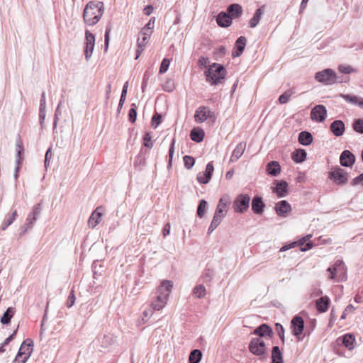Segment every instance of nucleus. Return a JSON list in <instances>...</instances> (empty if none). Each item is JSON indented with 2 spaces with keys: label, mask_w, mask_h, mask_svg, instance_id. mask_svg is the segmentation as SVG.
<instances>
[{
  "label": "nucleus",
  "mask_w": 363,
  "mask_h": 363,
  "mask_svg": "<svg viewBox=\"0 0 363 363\" xmlns=\"http://www.w3.org/2000/svg\"><path fill=\"white\" fill-rule=\"evenodd\" d=\"M104 12V5L101 1H89L85 6L83 13L84 22L89 26L96 24Z\"/></svg>",
  "instance_id": "f257e3e1"
},
{
  "label": "nucleus",
  "mask_w": 363,
  "mask_h": 363,
  "mask_svg": "<svg viewBox=\"0 0 363 363\" xmlns=\"http://www.w3.org/2000/svg\"><path fill=\"white\" fill-rule=\"evenodd\" d=\"M227 72L224 66L216 62L209 65L205 71L206 80L211 85H218L224 81Z\"/></svg>",
  "instance_id": "f03ea898"
},
{
  "label": "nucleus",
  "mask_w": 363,
  "mask_h": 363,
  "mask_svg": "<svg viewBox=\"0 0 363 363\" xmlns=\"http://www.w3.org/2000/svg\"><path fill=\"white\" fill-rule=\"evenodd\" d=\"M173 287L172 281H163L157 289L156 298L152 301L151 307L154 311H159L164 307Z\"/></svg>",
  "instance_id": "7ed1b4c3"
},
{
  "label": "nucleus",
  "mask_w": 363,
  "mask_h": 363,
  "mask_svg": "<svg viewBox=\"0 0 363 363\" xmlns=\"http://www.w3.org/2000/svg\"><path fill=\"white\" fill-rule=\"evenodd\" d=\"M33 351V342L31 339H26L20 346L13 363H26Z\"/></svg>",
  "instance_id": "20e7f679"
},
{
  "label": "nucleus",
  "mask_w": 363,
  "mask_h": 363,
  "mask_svg": "<svg viewBox=\"0 0 363 363\" xmlns=\"http://www.w3.org/2000/svg\"><path fill=\"white\" fill-rule=\"evenodd\" d=\"M330 273V279H335L337 277L338 281H343L347 278V267L341 259L335 261L334 264L328 269Z\"/></svg>",
  "instance_id": "39448f33"
},
{
  "label": "nucleus",
  "mask_w": 363,
  "mask_h": 363,
  "mask_svg": "<svg viewBox=\"0 0 363 363\" xmlns=\"http://www.w3.org/2000/svg\"><path fill=\"white\" fill-rule=\"evenodd\" d=\"M315 79L325 85H332L338 82L335 72L330 68L316 72Z\"/></svg>",
  "instance_id": "423d86ee"
},
{
  "label": "nucleus",
  "mask_w": 363,
  "mask_h": 363,
  "mask_svg": "<svg viewBox=\"0 0 363 363\" xmlns=\"http://www.w3.org/2000/svg\"><path fill=\"white\" fill-rule=\"evenodd\" d=\"M250 196L248 194H239L233 203V208L235 212L238 213L246 212L250 207Z\"/></svg>",
  "instance_id": "0eeeda50"
},
{
  "label": "nucleus",
  "mask_w": 363,
  "mask_h": 363,
  "mask_svg": "<svg viewBox=\"0 0 363 363\" xmlns=\"http://www.w3.org/2000/svg\"><path fill=\"white\" fill-rule=\"evenodd\" d=\"M41 213V207L40 203H38L35 205L33 208V211L30 213L26 218V221L24 226L21 227V232L20 233V235L23 236L26 234L28 229L33 228V224L38 219V217Z\"/></svg>",
  "instance_id": "6e6552de"
},
{
  "label": "nucleus",
  "mask_w": 363,
  "mask_h": 363,
  "mask_svg": "<svg viewBox=\"0 0 363 363\" xmlns=\"http://www.w3.org/2000/svg\"><path fill=\"white\" fill-rule=\"evenodd\" d=\"M207 118H209L212 122L216 121V116L213 112H211L208 106H199L195 111L194 120L196 123H203Z\"/></svg>",
  "instance_id": "1a4fd4ad"
},
{
  "label": "nucleus",
  "mask_w": 363,
  "mask_h": 363,
  "mask_svg": "<svg viewBox=\"0 0 363 363\" xmlns=\"http://www.w3.org/2000/svg\"><path fill=\"white\" fill-rule=\"evenodd\" d=\"M291 325L293 335L296 336L298 340H302L303 338L302 333L304 329L303 319L299 315H296L292 318Z\"/></svg>",
  "instance_id": "9d476101"
},
{
  "label": "nucleus",
  "mask_w": 363,
  "mask_h": 363,
  "mask_svg": "<svg viewBox=\"0 0 363 363\" xmlns=\"http://www.w3.org/2000/svg\"><path fill=\"white\" fill-rule=\"evenodd\" d=\"M266 345L259 337L252 338L249 344V350L255 355L261 356L265 354Z\"/></svg>",
  "instance_id": "9b49d317"
},
{
  "label": "nucleus",
  "mask_w": 363,
  "mask_h": 363,
  "mask_svg": "<svg viewBox=\"0 0 363 363\" xmlns=\"http://www.w3.org/2000/svg\"><path fill=\"white\" fill-rule=\"evenodd\" d=\"M329 177L337 184H345L348 181L347 173L340 167H336L330 172Z\"/></svg>",
  "instance_id": "f8f14e48"
},
{
  "label": "nucleus",
  "mask_w": 363,
  "mask_h": 363,
  "mask_svg": "<svg viewBox=\"0 0 363 363\" xmlns=\"http://www.w3.org/2000/svg\"><path fill=\"white\" fill-rule=\"evenodd\" d=\"M95 45V37L89 30L85 32L84 55L86 61L91 57Z\"/></svg>",
  "instance_id": "ddd939ff"
},
{
  "label": "nucleus",
  "mask_w": 363,
  "mask_h": 363,
  "mask_svg": "<svg viewBox=\"0 0 363 363\" xmlns=\"http://www.w3.org/2000/svg\"><path fill=\"white\" fill-rule=\"evenodd\" d=\"M327 116V109L323 105L315 106L311 111V118L317 122H323Z\"/></svg>",
  "instance_id": "4468645a"
},
{
  "label": "nucleus",
  "mask_w": 363,
  "mask_h": 363,
  "mask_svg": "<svg viewBox=\"0 0 363 363\" xmlns=\"http://www.w3.org/2000/svg\"><path fill=\"white\" fill-rule=\"evenodd\" d=\"M214 171V167L213 164V162H210L207 164L206 170L204 172H200L197 175V180L200 184H208L212 177V174Z\"/></svg>",
  "instance_id": "2eb2a0df"
},
{
  "label": "nucleus",
  "mask_w": 363,
  "mask_h": 363,
  "mask_svg": "<svg viewBox=\"0 0 363 363\" xmlns=\"http://www.w3.org/2000/svg\"><path fill=\"white\" fill-rule=\"evenodd\" d=\"M340 162L342 167H350L355 162V156L349 150H344L340 157Z\"/></svg>",
  "instance_id": "dca6fc26"
},
{
  "label": "nucleus",
  "mask_w": 363,
  "mask_h": 363,
  "mask_svg": "<svg viewBox=\"0 0 363 363\" xmlns=\"http://www.w3.org/2000/svg\"><path fill=\"white\" fill-rule=\"evenodd\" d=\"M274 208L277 215L281 217H286L291 211V205L285 200L277 203Z\"/></svg>",
  "instance_id": "f3484780"
},
{
  "label": "nucleus",
  "mask_w": 363,
  "mask_h": 363,
  "mask_svg": "<svg viewBox=\"0 0 363 363\" xmlns=\"http://www.w3.org/2000/svg\"><path fill=\"white\" fill-rule=\"evenodd\" d=\"M306 242V240L305 238H303L302 240H300L299 242H293L289 245H285L284 246H282L280 249V251L281 252H284V251H286L289 249H291V248H294L298 244L299 245H301V251H306V250H308L310 249H311L313 247V244L311 242H308L306 243V245L305 247H303V245H304V242Z\"/></svg>",
  "instance_id": "a211bd4d"
},
{
  "label": "nucleus",
  "mask_w": 363,
  "mask_h": 363,
  "mask_svg": "<svg viewBox=\"0 0 363 363\" xmlns=\"http://www.w3.org/2000/svg\"><path fill=\"white\" fill-rule=\"evenodd\" d=\"M330 130L334 135L340 137L345 132V123L341 120H335L330 124Z\"/></svg>",
  "instance_id": "6ab92c4d"
},
{
  "label": "nucleus",
  "mask_w": 363,
  "mask_h": 363,
  "mask_svg": "<svg viewBox=\"0 0 363 363\" xmlns=\"http://www.w3.org/2000/svg\"><path fill=\"white\" fill-rule=\"evenodd\" d=\"M216 22L220 27L227 28L232 24V18L226 12L221 11L216 17Z\"/></svg>",
  "instance_id": "aec40b11"
},
{
  "label": "nucleus",
  "mask_w": 363,
  "mask_h": 363,
  "mask_svg": "<svg viewBox=\"0 0 363 363\" xmlns=\"http://www.w3.org/2000/svg\"><path fill=\"white\" fill-rule=\"evenodd\" d=\"M330 300L327 296H322L315 301L316 309L319 313H325L330 306Z\"/></svg>",
  "instance_id": "412c9836"
},
{
  "label": "nucleus",
  "mask_w": 363,
  "mask_h": 363,
  "mask_svg": "<svg viewBox=\"0 0 363 363\" xmlns=\"http://www.w3.org/2000/svg\"><path fill=\"white\" fill-rule=\"evenodd\" d=\"M265 204L262 198L258 196H255L252 201V210L255 214H262L264 211Z\"/></svg>",
  "instance_id": "4be33fe9"
},
{
  "label": "nucleus",
  "mask_w": 363,
  "mask_h": 363,
  "mask_svg": "<svg viewBox=\"0 0 363 363\" xmlns=\"http://www.w3.org/2000/svg\"><path fill=\"white\" fill-rule=\"evenodd\" d=\"M247 39L244 36L239 37L235 41V51L233 52V57H236L240 56L246 46Z\"/></svg>",
  "instance_id": "5701e85b"
},
{
  "label": "nucleus",
  "mask_w": 363,
  "mask_h": 363,
  "mask_svg": "<svg viewBox=\"0 0 363 363\" xmlns=\"http://www.w3.org/2000/svg\"><path fill=\"white\" fill-rule=\"evenodd\" d=\"M246 147V143L240 142L238 143L234 149L233 154L230 157V162H236L244 153Z\"/></svg>",
  "instance_id": "b1692460"
},
{
  "label": "nucleus",
  "mask_w": 363,
  "mask_h": 363,
  "mask_svg": "<svg viewBox=\"0 0 363 363\" xmlns=\"http://www.w3.org/2000/svg\"><path fill=\"white\" fill-rule=\"evenodd\" d=\"M274 191L279 197H285L288 194V184L285 181H277Z\"/></svg>",
  "instance_id": "393cba45"
},
{
  "label": "nucleus",
  "mask_w": 363,
  "mask_h": 363,
  "mask_svg": "<svg viewBox=\"0 0 363 363\" xmlns=\"http://www.w3.org/2000/svg\"><path fill=\"white\" fill-rule=\"evenodd\" d=\"M341 342L346 348L352 350L355 346V337L351 333L345 334L342 336Z\"/></svg>",
  "instance_id": "a878e982"
},
{
  "label": "nucleus",
  "mask_w": 363,
  "mask_h": 363,
  "mask_svg": "<svg viewBox=\"0 0 363 363\" xmlns=\"http://www.w3.org/2000/svg\"><path fill=\"white\" fill-rule=\"evenodd\" d=\"M229 203L228 198H221L219 200L218 204L215 211V213L221 215V216H225L227 213V206Z\"/></svg>",
  "instance_id": "bb28decb"
},
{
  "label": "nucleus",
  "mask_w": 363,
  "mask_h": 363,
  "mask_svg": "<svg viewBox=\"0 0 363 363\" xmlns=\"http://www.w3.org/2000/svg\"><path fill=\"white\" fill-rule=\"evenodd\" d=\"M254 334L260 336V337H264V336H269L270 337L272 334L273 333L272 329L267 324L264 323L260 325L259 327H257L254 330Z\"/></svg>",
  "instance_id": "cd10ccee"
},
{
  "label": "nucleus",
  "mask_w": 363,
  "mask_h": 363,
  "mask_svg": "<svg viewBox=\"0 0 363 363\" xmlns=\"http://www.w3.org/2000/svg\"><path fill=\"white\" fill-rule=\"evenodd\" d=\"M267 172L268 174L276 177L281 171V166L277 161H271L267 164Z\"/></svg>",
  "instance_id": "c85d7f7f"
},
{
  "label": "nucleus",
  "mask_w": 363,
  "mask_h": 363,
  "mask_svg": "<svg viewBox=\"0 0 363 363\" xmlns=\"http://www.w3.org/2000/svg\"><path fill=\"white\" fill-rule=\"evenodd\" d=\"M228 14L230 16L231 18H238L242 13V8L238 4H230L228 7Z\"/></svg>",
  "instance_id": "c756f323"
},
{
  "label": "nucleus",
  "mask_w": 363,
  "mask_h": 363,
  "mask_svg": "<svg viewBox=\"0 0 363 363\" xmlns=\"http://www.w3.org/2000/svg\"><path fill=\"white\" fill-rule=\"evenodd\" d=\"M341 97L347 103L358 105L359 107H363V99H361L355 95L350 94H341Z\"/></svg>",
  "instance_id": "7c9ffc66"
},
{
  "label": "nucleus",
  "mask_w": 363,
  "mask_h": 363,
  "mask_svg": "<svg viewBox=\"0 0 363 363\" xmlns=\"http://www.w3.org/2000/svg\"><path fill=\"white\" fill-rule=\"evenodd\" d=\"M298 140L300 144H301L302 145L307 146L312 143L313 136L311 133L308 131H301L298 134Z\"/></svg>",
  "instance_id": "2f4dec72"
},
{
  "label": "nucleus",
  "mask_w": 363,
  "mask_h": 363,
  "mask_svg": "<svg viewBox=\"0 0 363 363\" xmlns=\"http://www.w3.org/2000/svg\"><path fill=\"white\" fill-rule=\"evenodd\" d=\"M205 133L201 128H194L191 130L190 138L196 143H201L204 138Z\"/></svg>",
  "instance_id": "473e14b6"
},
{
  "label": "nucleus",
  "mask_w": 363,
  "mask_h": 363,
  "mask_svg": "<svg viewBox=\"0 0 363 363\" xmlns=\"http://www.w3.org/2000/svg\"><path fill=\"white\" fill-rule=\"evenodd\" d=\"M307 153L303 149H298L292 152L291 158L296 163H301L305 161Z\"/></svg>",
  "instance_id": "72a5a7b5"
},
{
  "label": "nucleus",
  "mask_w": 363,
  "mask_h": 363,
  "mask_svg": "<svg viewBox=\"0 0 363 363\" xmlns=\"http://www.w3.org/2000/svg\"><path fill=\"white\" fill-rule=\"evenodd\" d=\"M16 152H17V154H16V157H17V159H16V164H17V167L16 168V173H15V177H17V172L19 169V164H20V162H21V155L22 154V152H23L24 151V149H23V145H22V141L21 140V138L20 136L18 137L17 140H16Z\"/></svg>",
  "instance_id": "f704fd0d"
},
{
  "label": "nucleus",
  "mask_w": 363,
  "mask_h": 363,
  "mask_svg": "<svg viewBox=\"0 0 363 363\" xmlns=\"http://www.w3.org/2000/svg\"><path fill=\"white\" fill-rule=\"evenodd\" d=\"M263 12L264 6H261L256 10L253 17L249 21V26L250 28H255L257 26L261 19L262 15L263 14Z\"/></svg>",
  "instance_id": "c9c22d12"
},
{
  "label": "nucleus",
  "mask_w": 363,
  "mask_h": 363,
  "mask_svg": "<svg viewBox=\"0 0 363 363\" xmlns=\"http://www.w3.org/2000/svg\"><path fill=\"white\" fill-rule=\"evenodd\" d=\"M101 207H98L91 215L89 218L88 223L89 227L94 228L99 223V218L101 217L102 213L99 212Z\"/></svg>",
  "instance_id": "e433bc0d"
},
{
  "label": "nucleus",
  "mask_w": 363,
  "mask_h": 363,
  "mask_svg": "<svg viewBox=\"0 0 363 363\" xmlns=\"http://www.w3.org/2000/svg\"><path fill=\"white\" fill-rule=\"evenodd\" d=\"M16 309L13 307H9L7 310L4 313L1 318V323L3 325H7L11 322V319L13 318Z\"/></svg>",
  "instance_id": "4c0bfd02"
},
{
  "label": "nucleus",
  "mask_w": 363,
  "mask_h": 363,
  "mask_svg": "<svg viewBox=\"0 0 363 363\" xmlns=\"http://www.w3.org/2000/svg\"><path fill=\"white\" fill-rule=\"evenodd\" d=\"M223 218L224 216H221V215L214 213L212 221L208 229V234L212 233L216 229V228L220 225V223L223 220Z\"/></svg>",
  "instance_id": "58836bf2"
},
{
  "label": "nucleus",
  "mask_w": 363,
  "mask_h": 363,
  "mask_svg": "<svg viewBox=\"0 0 363 363\" xmlns=\"http://www.w3.org/2000/svg\"><path fill=\"white\" fill-rule=\"evenodd\" d=\"M272 363H284L282 354L278 346H274L272 351Z\"/></svg>",
  "instance_id": "ea45409f"
},
{
  "label": "nucleus",
  "mask_w": 363,
  "mask_h": 363,
  "mask_svg": "<svg viewBox=\"0 0 363 363\" xmlns=\"http://www.w3.org/2000/svg\"><path fill=\"white\" fill-rule=\"evenodd\" d=\"M192 294L197 298H202L206 294V287L203 284L196 285L192 291Z\"/></svg>",
  "instance_id": "a19ab883"
},
{
  "label": "nucleus",
  "mask_w": 363,
  "mask_h": 363,
  "mask_svg": "<svg viewBox=\"0 0 363 363\" xmlns=\"http://www.w3.org/2000/svg\"><path fill=\"white\" fill-rule=\"evenodd\" d=\"M151 33L142 30L140 32V35L138 38V45L145 47L150 39Z\"/></svg>",
  "instance_id": "79ce46f5"
},
{
  "label": "nucleus",
  "mask_w": 363,
  "mask_h": 363,
  "mask_svg": "<svg viewBox=\"0 0 363 363\" xmlns=\"http://www.w3.org/2000/svg\"><path fill=\"white\" fill-rule=\"evenodd\" d=\"M202 358V353L199 350H194L189 357V363H199Z\"/></svg>",
  "instance_id": "37998d69"
},
{
  "label": "nucleus",
  "mask_w": 363,
  "mask_h": 363,
  "mask_svg": "<svg viewBox=\"0 0 363 363\" xmlns=\"http://www.w3.org/2000/svg\"><path fill=\"white\" fill-rule=\"evenodd\" d=\"M17 216V211L15 210L11 215L9 216L1 225V230H5L13 222L16 220Z\"/></svg>",
  "instance_id": "c03bdc74"
},
{
  "label": "nucleus",
  "mask_w": 363,
  "mask_h": 363,
  "mask_svg": "<svg viewBox=\"0 0 363 363\" xmlns=\"http://www.w3.org/2000/svg\"><path fill=\"white\" fill-rule=\"evenodd\" d=\"M207 206H208V203L205 199H201L199 201V206L197 207V215L199 218H201L203 217V216L206 213Z\"/></svg>",
  "instance_id": "a18cd8bd"
},
{
  "label": "nucleus",
  "mask_w": 363,
  "mask_h": 363,
  "mask_svg": "<svg viewBox=\"0 0 363 363\" xmlns=\"http://www.w3.org/2000/svg\"><path fill=\"white\" fill-rule=\"evenodd\" d=\"M294 94H295V91L292 89L286 91L284 94H282L279 97V103L281 104H286L289 101V99L291 98V96Z\"/></svg>",
  "instance_id": "49530a36"
},
{
  "label": "nucleus",
  "mask_w": 363,
  "mask_h": 363,
  "mask_svg": "<svg viewBox=\"0 0 363 363\" xmlns=\"http://www.w3.org/2000/svg\"><path fill=\"white\" fill-rule=\"evenodd\" d=\"M352 128L355 132L363 134V119H355L353 122Z\"/></svg>",
  "instance_id": "de8ad7c7"
},
{
  "label": "nucleus",
  "mask_w": 363,
  "mask_h": 363,
  "mask_svg": "<svg viewBox=\"0 0 363 363\" xmlns=\"http://www.w3.org/2000/svg\"><path fill=\"white\" fill-rule=\"evenodd\" d=\"M183 160H184V167L187 169H190L192 168V167L194 165V163H195V160L193 157L191 156H189V155H185L184 157H183Z\"/></svg>",
  "instance_id": "09e8293b"
},
{
  "label": "nucleus",
  "mask_w": 363,
  "mask_h": 363,
  "mask_svg": "<svg viewBox=\"0 0 363 363\" xmlns=\"http://www.w3.org/2000/svg\"><path fill=\"white\" fill-rule=\"evenodd\" d=\"M176 143V139L173 138L172 143L170 144L169 150V161H168V167H171L172 165V158L174 152V145Z\"/></svg>",
  "instance_id": "8fccbe9b"
},
{
  "label": "nucleus",
  "mask_w": 363,
  "mask_h": 363,
  "mask_svg": "<svg viewBox=\"0 0 363 363\" xmlns=\"http://www.w3.org/2000/svg\"><path fill=\"white\" fill-rule=\"evenodd\" d=\"M137 118V111L135 109V104H131V108L129 110L128 112V119L130 122L134 123L136 121Z\"/></svg>",
  "instance_id": "3c124183"
},
{
  "label": "nucleus",
  "mask_w": 363,
  "mask_h": 363,
  "mask_svg": "<svg viewBox=\"0 0 363 363\" xmlns=\"http://www.w3.org/2000/svg\"><path fill=\"white\" fill-rule=\"evenodd\" d=\"M170 61L167 58H164L161 62L159 73L164 74L165 73L169 67Z\"/></svg>",
  "instance_id": "603ef678"
},
{
  "label": "nucleus",
  "mask_w": 363,
  "mask_h": 363,
  "mask_svg": "<svg viewBox=\"0 0 363 363\" xmlns=\"http://www.w3.org/2000/svg\"><path fill=\"white\" fill-rule=\"evenodd\" d=\"M111 30V27L110 25L106 26L105 35H104V48L105 51H106L108 48L109 40H110V33Z\"/></svg>",
  "instance_id": "864d4df0"
},
{
  "label": "nucleus",
  "mask_w": 363,
  "mask_h": 363,
  "mask_svg": "<svg viewBox=\"0 0 363 363\" xmlns=\"http://www.w3.org/2000/svg\"><path fill=\"white\" fill-rule=\"evenodd\" d=\"M143 145L149 149L153 147V143L152 142V137L150 133H146L143 137Z\"/></svg>",
  "instance_id": "5fc2aeb1"
},
{
  "label": "nucleus",
  "mask_w": 363,
  "mask_h": 363,
  "mask_svg": "<svg viewBox=\"0 0 363 363\" xmlns=\"http://www.w3.org/2000/svg\"><path fill=\"white\" fill-rule=\"evenodd\" d=\"M338 69H339V71L341 73H343V74H350V73L354 72L356 71L351 66H350V65H340L338 67Z\"/></svg>",
  "instance_id": "6e6d98bb"
},
{
  "label": "nucleus",
  "mask_w": 363,
  "mask_h": 363,
  "mask_svg": "<svg viewBox=\"0 0 363 363\" xmlns=\"http://www.w3.org/2000/svg\"><path fill=\"white\" fill-rule=\"evenodd\" d=\"M276 330L277 331L278 335L279 336L280 339L281 340V342L284 343L285 339H284V328L280 323H276L275 325Z\"/></svg>",
  "instance_id": "4d7b16f0"
},
{
  "label": "nucleus",
  "mask_w": 363,
  "mask_h": 363,
  "mask_svg": "<svg viewBox=\"0 0 363 363\" xmlns=\"http://www.w3.org/2000/svg\"><path fill=\"white\" fill-rule=\"evenodd\" d=\"M161 120H162V116L158 113H156L152 118V121H151V123H152V126L154 128H157V127L159 125V124L161 123Z\"/></svg>",
  "instance_id": "13d9d810"
},
{
  "label": "nucleus",
  "mask_w": 363,
  "mask_h": 363,
  "mask_svg": "<svg viewBox=\"0 0 363 363\" xmlns=\"http://www.w3.org/2000/svg\"><path fill=\"white\" fill-rule=\"evenodd\" d=\"M62 105V102L60 101L55 110V116H54V123H53V129H55L57 127V123L58 121V116L61 114V112L60 111V106Z\"/></svg>",
  "instance_id": "bf43d9fd"
},
{
  "label": "nucleus",
  "mask_w": 363,
  "mask_h": 363,
  "mask_svg": "<svg viewBox=\"0 0 363 363\" xmlns=\"http://www.w3.org/2000/svg\"><path fill=\"white\" fill-rule=\"evenodd\" d=\"M210 63V61H209V59L208 57H201L199 59V61H198V65L199 67H208V65Z\"/></svg>",
  "instance_id": "052dcab7"
},
{
  "label": "nucleus",
  "mask_w": 363,
  "mask_h": 363,
  "mask_svg": "<svg viewBox=\"0 0 363 363\" xmlns=\"http://www.w3.org/2000/svg\"><path fill=\"white\" fill-rule=\"evenodd\" d=\"M74 301H75V296L74 294V291L72 290L68 296L67 301V306L68 308H71L74 305Z\"/></svg>",
  "instance_id": "680f3d73"
},
{
  "label": "nucleus",
  "mask_w": 363,
  "mask_h": 363,
  "mask_svg": "<svg viewBox=\"0 0 363 363\" xmlns=\"http://www.w3.org/2000/svg\"><path fill=\"white\" fill-rule=\"evenodd\" d=\"M359 184H363V172L362 174H360L359 176L354 178L351 182V184L352 186H356Z\"/></svg>",
  "instance_id": "e2e57ef3"
},
{
  "label": "nucleus",
  "mask_w": 363,
  "mask_h": 363,
  "mask_svg": "<svg viewBox=\"0 0 363 363\" xmlns=\"http://www.w3.org/2000/svg\"><path fill=\"white\" fill-rule=\"evenodd\" d=\"M174 88V85L170 80L167 81L162 86L163 90L167 92L172 91Z\"/></svg>",
  "instance_id": "0e129e2a"
},
{
  "label": "nucleus",
  "mask_w": 363,
  "mask_h": 363,
  "mask_svg": "<svg viewBox=\"0 0 363 363\" xmlns=\"http://www.w3.org/2000/svg\"><path fill=\"white\" fill-rule=\"evenodd\" d=\"M39 110L46 111V100H45V92H43L42 95H41Z\"/></svg>",
  "instance_id": "69168bd1"
},
{
  "label": "nucleus",
  "mask_w": 363,
  "mask_h": 363,
  "mask_svg": "<svg viewBox=\"0 0 363 363\" xmlns=\"http://www.w3.org/2000/svg\"><path fill=\"white\" fill-rule=\"evenodd\" d=\"M226 52V48L224 46H220L214 52L215 55L219 57H223Z\"/></svg>",
  "instance_id": "338daca9"
},
{
  "label": "nucleus",
  "mask_w": 363,
  "mask_h": 363,
  "mask_svg": "<svg viewBox=\"0 0 363 363\" xmlns=\"http://www.w3.org/2000/svg\"><path fill=\"white\" fill-rule=\"evenodd\" d=\"M153 9L154 8L152 5H147L144 8L143 13L147 16H150L152 13Z\"/></svg>",
  "instance_id": "774afa93"
}]
</instances>
